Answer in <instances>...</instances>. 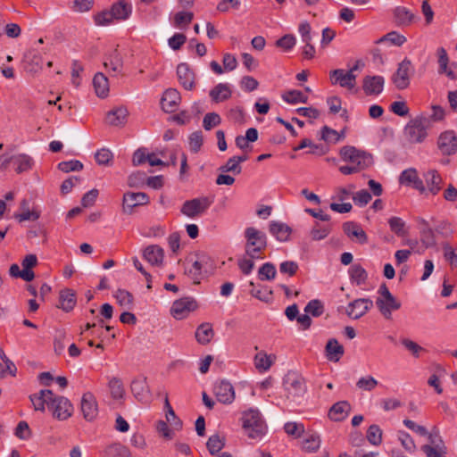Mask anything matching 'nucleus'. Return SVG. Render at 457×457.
<instances>
[{"label": "nucleus", "instance_id": "1", "mask_svg": "<svg viewBox=\"0 0 457 457\" xmlns=\"http://www.w3.org/2000/svg\"><path fill=\"white\" fill-rule=\"evenodd\" d=\"M242 428L249 438H261L266 432V425L258 409L250 408L242 412Z\"/></svg>", "mask_w": 457, "mask_h": 457}, {"label": "nucleus", "instance_id": "2", "mask_svg": "<svg viewBox=\"0 0 457 457\" xmlns=\"http://www.w3.org/2000/svg\"><path fill=\"white\" fill-rule=\"evenodd\" d=\"M244 236L245 238V251L246 256L263 259L262 254L268 245L265 233L253 227H248L245 229Z\"/></svg>", "mask_w": 457, "mask_h": 457}, {"label": "nucleus", "instance_id": "3", "mask_svg": "<svg viewBox=\"0 0 457 457\" xmlns=\"http://www.w3.org/2000/svg\"><path fill=\"white\" fill-rule=\"evenodd\" d=\"M428 127L429 120L425 116H415L404 128V138L411 144L421 143L428 136Z\"/></svg>", "mask_w": 457, "mask_h": 457}, {"label": "nucleus", "instance_id": "4", "mask_svg": "<svg viewBox=\"0 0 457 457\" xmlns=\"http://www.w3.org/2000/svg\"><path fill=\"white\" fill-rule=\"evenodd\" d=\"M378 293L379 295L376 299V305L386 320H391L392 312L401 308V302L391 294L385 283L380 285Z\"/></svg>", "mask_w": 457, "mask_h": 457}, {"label": "nucleus", "instance_id": "5", "mask_svg": "<svg viewBox=\"0 0 457 457\" xmlns=\"http://www.w3.org/2000/svg\"><path fill=\"white\" fill-rule=\"evenodd\" d=\"M12 164L17 174L27 172L33 168L34 160L27 154H16L12 155L3 154L0 156V169L6 170Z\"/></svg>", "mask_w": 457, "mask_h": 457}, {"label": "nucleus", "instance_id": "6", "mask_svg": "<svg viewBox=\"0 0 457 457\" xmlns=\"http://www.w3.org/2000/svg\"><path fill=\"white\" fill-rule=\"evenodd\" d=\"M361 61H357L356 63L349 70L345 71L343 69H337L330 71L329 78L333 85L339 84L342 87L352 90L356 86V75L354 71L359 69Z\"/></svg>", "mask_w": 457, "mask_h": 457}, {"label": "nucleus", "instance_id": "7", "mask_svg": "<svg viewBox=\"0 0 457 457\" xmlns=\"http://www.w3.org/2000/svg\"><path fill=\"white\" fill-rule=\"evenodd\" d=\"M340 154L344 161L353 164L356 168L358 162H360V171L371 165L373 161L370 154L360 151L353 146H344L340 150Z\"/></svg>", "mask_w": 457, "mask_h": 457}, {"label": "nucleus", "instance_id": "8", "mask_svg": "<svg viewBox=\"0 0 457 457\" xmlns=\"http://www.w3.org/2000/svg\"><path fill=\"white\" fill-rule=\"evenodd\" d=\"M287 398L303 396L306 392L305 379L298 373L288 372L283 382Z\"/></svg>", "mask_w": 457, "mask_h": 457}, {"label": "nucleus", "instance_id": "9", "mask_svg": "<svg viewBox=\"0 0 457 457\" xmlns=\"http://www.w3.org/2000/svg\"><path fill=\"white\" fill-rule=\"evenodd\" d=\"M211 258L200 253L196 255V259L192 258L187 260V266L185 268V274L193 280L195 284H199L202 279L203 270L210 263Z\"/></svg>", "mask_w": 457, "mask_h": 457}, {"label": "nucleus", "instance_id": "10", "mask_svg": "<svg viewBox=\"0 0 457 457\" xmlns=\"http://www.w3.org/2000/svg\"><path fill=\"white\" fill-rule=\"evenodd\" d=\"M213 199L208 196H202L186 201L181 206V212L189 217L195 218L203 214L212 204Z\"/></svg>", "mask_w": 457, "mask_h": 457}, {"label": "nucleus", "instance_id": "11", "mask_svg": "<svg viewBox=\"0 0 457 457\" xmlns=\"http://www.w3.org/2000/svg\"><path fill=\"white\" fill-rule=\"evenodd\" d=\"M48 409L52 411L53 416L59 420H65L73 413L71 403L66 397L54 394Z\"/></svg>", "mask_w": 457, "mask_h": 457}, {"label": "nucleus", "instance_id": "12", "mask_svg": "<svg viewBox=\"0 0 457 457\" xmlns=\"http://www.w3.org/2000/svg\"><path fill=\"white\" fill-rule=\"evenodd\" d=\"M413 72L411 62L405 58L399 63L398 69L393 75L392 80L398 89H404L410 84V77Z\"/></svg>", "mask_w": 457, "mask_h": 457}, {"label": "nucleus", "instance_id": "13", "mask_svg": "<svg viewBox=\"0 0 457 457\" xmlns=\"http://www.w3.org/2000/svg\"><path fill=\"white\" fill-rule=\"evenodd\" d=\"M437 147L443 155H452L457 152V136L453 130L440 134Z\"/></svg>", "mask_w": 457, "mask_h": 457}, {"label": "nucleus", "instance_id": "14", "mask_svg": "<svg viewBox=\"0 0 457 457\" xmlns=\"http://www.w3.org/2000/svg\"><path fill=\"white\" fill-rule=\"evenodd\" d=\"M373 306V302L369 298H360L349 303L346 307V314L354 320L365 315Z\"/></svg>", "mask_w": 457, "mask_h": 457}, {"label": "nucleus", "instance_id": "15", "mask_svg": "<svg viewBox=\"0 0 457 457\" xmlns=\"http://www.w3.org/2000/svg\"><path fill=\"white\" fill-rule=\"evenodd\" d=\"M197 308V303L195 299L190 297H184L176 300L171 307V314L177 320L184 319L188 313Z\"/></svg>", "mask_w": 457, "mask_h": 457}, {"label": "nucleus", "instance_id": "16", "mask_svg": "<svg viewBox=\"0 0 457 457\" xmlns=\"http://www.w3.org/2000/svg\"><path fill=\"white\" fill-rule=\"evenodd\" d=\"M399 183L404 186L411 187L420 194L426 193V187L421 179H420L416 169L410 168L404 170L399 177Z\"/></svg>", "mask_w": 457, "mask_h": 457}, {"label": "nucleus", "instance_id": "17", "mask_svg": "<svg viewBox=\"0 0 457 457\" xmlns=\"http://www.w3.org/2000/svg\"><path fill=\"white\" fill-rule=\"evenodd\" d=\"M149 203V197L143 192H128L123 195L122 208L126 213H131L133 209L139 205H145Z\"/></svg>", "mask_w": 457, "mask_h": 457}, {"label": "nucleus", "instance_id": "18", "mask_svg": "<svg viewBox=\"0 0 457 457\" xmlns=\"http://www.w3.org/2000/svg\"><path fill=\"white\" fill-rule=\"evenodd\" d=\"M438 58V72L446 75L450 79H457V63L449 64V57L444 47H439L436 51Z\"/></svg>", "mask_w": 457, "mask_h": 457}, {"label": "nucleus", "instance_id": "19", "mask_svg": "<svg viewBox=\"0 0 457 457\" xmlns=\"http://www.w3.org/2000/svg\"><path fill=\"white\" fill-rule=\"evenodd\" d=\"M177 76L179 84L187 90H192L195 87V74L190 66L182 62L177 67Z\"/></svg>", "mask_w": 457, "mask_h": 457}, {"label": "nucleus", "instance_id": "20", "mask_svg": "<svg viewBox=\"0 0 457 457\" xmlns=\"http://www.w3.org/2000/svg\"><path fill=\"white\" fill-rule=\"evenodd\" d=\"M181 97L175 88L167 89L161 99L162 109L166 113H172L178 110Z\"/></svg>", "mask_w": 457, "mask_h": 457}, {"label": "nucleus", "instance_id": "21", "mask_svg": "<svg viewBox=\"0 0 457 457\" xmlns=\"http://www.w3.org/2000/svg\"><path fill=\"white\" fill-rule=\"evenodd\" d=\"M213 393L217 400L224 404H230L235 400L233 386L228 381H220L215 384Z\"/></svg>", "mask_w": 457, "mask_h": 457}, {"label": "nucleus", "instance_id": "22", "mask_svg": "<svg viewBox=\"0 0 457 457\" xmlns=\"http://www.w3.org/2000/svg\"><path fill=\"white\" fill-rule=\"evenodd\" d=\"M104 65L107 71L112 76L123 75V58L121 54L117 50H112L106 57Z\"/></svg>", "mask_w": 457, "mask_h": 457}, {"label": "nucleus", "instance_id": "23", "mask_svg": "<svg viewBox=\"0 0 457 457\" xmlns=\"http://www.w3.org/2000/svg\"><path fill=\"white\" fill-rule=\"evenodd\" d=\"M83 417L87 420H93L98 413L97 403L92 393L87 392L83 395L80 403Z\"/></svg>", "mask_w": 457, "mask_h": 457}, {"label": "nucleus", "instance_id": "24", "mask_svg": "<svg viewBox=\"0 0 457 457\" xmlns=\"http://www.w3.org/2000/svg\"><path fill=\"white\" fill-rule=\"evenodd\" d=\"M425 179L426 193L432 195H437L442 189L443 179L436 170H429L423 175Z\"/></svg>", "mask_w": 457, "mask_h": 457}, {"label": "nucleus", "instance_id": "25", "mask_svg": "<svg viewBox=\"0 0 457 457\" xmlns=\"http://www.w3.org/2000/svg\"><path fill=\"white\" fill-rule=\"evenodd\" d=\"M131 392L133 395L140 402H147L150 399V390L146 382V378L137 377L131 382Z\"/></svg>", "mask_w": 457, "mask_h": 457}, {"label": "nucleus", "instance_id": "26", "mask_svg": "<svg viewBox=\"0 0 457 457\" xmlns=\"http://www.w3.org/2000/svg\"><path fill=\"white\" fill-rule=\"evenodd\" d=\"M351 411V405L347 401L334 403L328 411V418L336 422L345 420Z\"/></svg>", "mask_w": 457, "mask_h": 457}, {"label": "nucleus", "instance_id": "27", "mask_svg": "<svg viewBox=\"0 0 457 457\" xmlns=\"http://www.w3.org/2000/svg\"><path fill=\"white\" fill-rule=\"evenodd\" d=\"M110 11L114 21H126L132 13V5L125 0H120L111 6Z\"/></svg>", "mask_w": 457, "mask_h": 457}, {"label": "nucleus", "instance_id": "28", "mask_svg": "<svg viewBox=\"0 0 457 457\" xmlns=\"http://www.w3.org/2000/svg\"><path fill=\"white\" fill-rule=\"evenodd\" d=\"M362 87L366 95H378L384 87V79L381 76H367L363 79Z\"/></svg>", "mask_w": 457, "mask_h": 457}, {"label": "nucleus", "instance_id": "29", "mask_svg": "<svg viewBox=\"0 0 457 457\" xmlns=\"http://www.w3.org/2000/svg\"><path fill=\"white\" fill-rule=\"evenodd\" d=\"M344 232L352 239H355L359 244H366L368 237L366 232L361 228L360 225L348 221L343 225Z\"/></svg>", "mask_w": 457, "mask_h": 457}, {"label": "nucleus", "instance_id": "30", "mask_svg": "<svg viewBox=\"0 0 457 457\" xmlns=\"http://www.w3.org/2000/svg\"><path fill=\"white\" fill-rule=\"evenodd\" d=\"M143 256L151 265L160 266L163 262L164 251L157 245H151L145 248Z\"/></svg>", "mask_w": 457, "mask_h": 457}, {"label": "nucleus", "instance_id": "31", "mask_svg": "<svg viewBox=\"0 0 457 457\" xmlns=\"http://www.w3.org/2000/svg\"><path fill=\"white\" fill-rule=\"evenodd\" d=\"M52 395L53 392L47 389L41 390L37 394L31 395L29 399L32 403L34 410L44 412L46 410V405L49 408Z\"/></svg>", "mask_w": 457, "mask_h": 457}, {"label": "nucleus", "instance_id": "32", "mask_svg": "<svg viewBox=\"0 0 457 457\" xmlns=\"http://www.w3.org/2000/svg\"><path fill=\"white\" fill-rule=\"evenodd\" d=\"M415 20V15L406 7L397 6L394 10V21L398 26H409Z\"/></svg>", "mask_w": 457, "mask_h": 457}, {"label": "nucleus", "instance_id": "33", "mask_svg": "<svg viewBox=\"0 0 457 457\" xmlns=\"http://www.w3.org/2000/svg\"><path fill=\"white\" fill-rule=\"evenodd\" d=\"M93 86L97 96L104 98L108 96L110 91L109 81L103 73L98 72L94 76Z\"/></svg>", "mask_w": 457, "mask_h": 457}, {"label": "nucleus", "instance_id": "34", "mask_svg": "<svg viewBox=\"0 0 457 457\" xmlns=\"http://www.w3.org/2000/svg\"><path fill=\"white\" fill-rule=\"evenodd\" d=\"M269 230L271 235L281 242L287 241L291 233V228L287 224L279 221H271Z\"/></svg>", "mask_w": 457, "mask_h": 457}, {"label": "nucleus", "instance_id": "35", "mask_svg": "<svg viewBox=\"0 0 457 457\" xmlns=\"http://www.w3.org/2000/svg\"><path fill=\"white\" fill-rule=\"evenodd\" d=\"M345 351L343 345L335 338L329 339L326 345L327 358L331 361H338L343 356Z\"/></svg>", "mask_w": 457, "mask_h": 457}, {"label": "nucleus", "instance_id": "36", "mask_svg": "<svg viewBox=\"0 0 457 457\" xmlns=\"http://www.w3.org/2000/svg\"><path fill=\"white\" fill-rule=\"evenodd\" d=\"M230 96V87L226 83H220L210 91V97L216 103L225 101L228 99Z\"/></svg>", "mask_w": 457, "mask_h": 457}, {"label": "nucleus", "instance_id": "37", "mask_svg": "<svg viewBox=\"0 0 457 457\" xmlns=\"http://www.w3.org/2000/svg\"><path fill=\"white\" fill-rule=\"evenodd\" d=\"M214 336L213 329L209 323L201 324L195 331V338L201 345H207Z\"/></svg>", "mask_w": 457, "mask_h": 457}, {"label": "nucleus", "instance_id": "38", "mask_svg": "<svg viewBox=\"0 0 457 457\" xmlns=\"http://www.w3.org/2000/svg\"><path fill=\"white\" fill-rule=\"evenodd\" d=\"M76 304L75 293L71 289H64L60 292V305L65 312L71 311Z\"/></svg>", "mask_w": 457, "mask_h": 457}, {"label": "nucleus", "instance_id": "39", "mask_svg": "<svg viewBox=\"0 0 457 457\" xmlns=\"http://www.w3.org/2000/svg\"><path fill=\"white\" fill-rule=\"evenodd\" d=\"M194 13L191 12H179L173 17V26L182 29L187 28L193 21Z\"/></svg>", "mask_w": 457, "mask_h": 457}, {"label": "nucleus", "instance_id": "40", "mask_svg": "<svg viewBox=\"0 0 457 457\" xmlns=\"http://www.w3.org/2000/svg\"><path fill=\"white\" fill-rule=\"evenodd\" d=\"M255 368L260 371H267L272 365L271 356L264 352L258 353L253 359Z\"/></svg>", "mask_w": 457, "mask_h": 457}, {"label": "nucleus", "instance_id": "41", "mask_svg": "<svg viewBox=\"0 0 457 457\" xmlns=\"http://www.w3.org/2000/svg\"><path fill=\"white\" fill-rule=\"evenodd\" d=\"M95 159L98 165L112 166L113 162V154L108 148H101L96 152Z\"/></svg>", "mask_w": 457, "mask_h": 457}, {"label": "nucleus", "instance_id": "42", "mask_svg": "<svg viewBox=\"0 0 457 457\" xmlns=\"http://www.w3.org/2000/svg\"><path fill=\"white\" fill-rule=\"evenodd\" d=\"M349 273L351 279L358 286L364 284L368 278L366 270L360 264H353Z\"/></svg>", "mask_w": 457, "mask_h": 457}, {"label": "nucleus", "instance_id": "43", "mask_svg": "<svg viewBox=\"0 0 457 457\" xmlns=\"http://www.w3.org/2000/svg\"><path fill=\"white\" fill-rule=\"evenodd\" d=\"M225 445L224 437L220 436L219 435H212L209 437L206 447L211 454H215L219 453Z\"/></svg>", "mask_w": 457, "mask_h": 457}, {"label": "nucleus", "instance_id": "44", "mask_svg": "<svg viewBox=\"0 0 457 457\" xmlns=\"http://www.w3.org/2000/svg\"><path fill=\"white\" fill-rule=\"evenodd\" d=\"M282 98L288 104H296L299 103H304L307 96L299 90H288L282 94Z\"/></svg>", "mask_w": 457, "mask_h": 457}, {"label": "nucleus", "instance_id": "45", "mask_svg": "<svg viewBox=\"0 0 457 457\" xmlns=\"http://www.w3.org/2000/svg\"><path fill=\"white\" fill-rule=\"evenodd\" d=\"M114 297L121 307L130 309L133 304V295L125 289H118Z\"/></svg>", "mask_w": 457, "mask_h": 457}, {"label": "nucleus", "instance_id": "46", "mask_svg": "<svg viewBox=\"0 0 457 457\" xmlns=\"http://www.w3.org/2000/svg\"><path fill=\"white\" fill-rule=\"evenodd\" d=\"M388 225L392 232L398 237H403L407 234L405 222L399 217H391L388 220Z\"/></svg>", "mask_w": 457, "mask_h": 457}, {"label": "nucleus", "instance_id": "47", "mask_svg": "<svg viewBox=\"0 0 457 457\" xmlns=\"http://www.w3.org/2000/svg\"><path fill=\"white\" fill-rule=\"evenodd\" d=\"M321 440L316 433L310 435L303 441V449L306 452H316L320 446Z\"/></svg>", "mask_w": 457, "mask_h": 457}, {"label": "nucleus", "instance_id": "48", "mask_svg": "<svg viewBox=\"0 0 457 457\" xmlns=\"http://www.w3.org/2000/svg\"><path fill=\"white\" fill-rule=\"evenodd\" d=\"M107 453L114 457H132L129 449L120 443L111 445L107 448Z\"/></svg>", "mask_w": 457, "mask_h": 457}, {"label": "nucleus", "instance_id": "49", "mask_svg": "<svg viewBox=\"0 0 457 457\" xmlns=\"http://www.w3.org/2000/svg\"><path fill=\"white\" fill-rule=\"evenodd\" d=\"M108 386L111 392L112 396L114 399H120L124 395V388L122 382L118 378H112L109 380Z\"/></svg>", "mask_w": 457, "mask_h": 457}, {"label": "nucleus", "instance_id": "50", "mask_svg": "<svg viewBox=\"0 0 457 457\" xmlns=\"http://www.w3.org/2000/svg\"><path fill=\"white\" fill-rule=\"evenodd\" d=\"M366 436L372 445L377 446L382 443V430L378 425L370 426Z\"/></svg>", "mask_w": 457, "mask_h": 457}, {"label": "nucleus", "instance_id": "51", "mask_svg": "<svg viewBox=\"0 0 457 457\" xmlns=\"http://www.w3.org/2000/svg\"><path fill=\"white\" fill-rule=\"evenodd\" d=\"M219 170L222 173L231 172L234 175H238L242 171V167L238 164L237 161L233 156L229 158L224 165H221L219 168Z\"/></svg>", "mask_w": 457, "mask_h": 457}, {"label": "nucleus", "instance_id": "52", "mask_svg": "<svg viewBox=\"0 0 457 457\" xmlns=\"http://www.w3.org/2000/svg\"><path fill=\"white\" fill-rule=\"evenodd\" d=\"M259 278L261 280H271L276 277V268L270 262L264 263L259 269Z\"/></svg>", "mask_w": 457, "mask_h": 457}, {"label": "nucleus", "instance_id": "53", "mask_svg": "<svg viewBox=\"0 0 457 457\" xmlns=\"http://www.w3.org/2000/svg\"><path fill=\"white\" fill-rule=\"evenodd\" d=\"M94 21L97 26H108L114 19L110 10H104L94 15Z\"/></svg>", "mask_w": 457, "mask_h": 457}, {"label": "nucleus", "instance_id": "54", "mask_svg": "<svg viewBox=\"0 0 457 457\" xmlns=\"http://www.w3.org/2000/svg\"><path fill=\"white\" fill-rule=\"evenodd\" d=\"M330 232V225H320L316 223L311 231L313 240H321L325 238Z\"/></svg>", "mask_w": 457, "mask_h": 457}, {"label": "nucleus", "instance_id": "55", "mask_svg": "<svg viewBox=\"0 0 457 457\" xmlns=\"http://www.w3.org/2000/svg\"><path fill=\"white\" fill-rule=\"evenodd\" d=\"M83 163L78 160L62 162L58 164V169L62 172L79 171L83 169Z\"/></svg>", "mask_w": 457, "mask_h": 457}, {"label": "nucleus", "instance_id": "56", "mask_svg": "<svg viewBox=\"0 0 457 457\" xmlns=\"http://www.w3.org/2000/svg\"><path fill=\"white\" fill-rule=\"evenodd\" d=\"M378 382L375 378L372 376H367L359 378L356 382V386L361 390L371 391L378 386Z\"/></svg>", "mask_w": 457, "mask_h": 457}, {"label": "nucleus", "instance_id": "57", "mask_svg": "<svg viewBox=\"0 0 457 457\" xmlns=\"http://www.w3.org/2000/svg\"><path fill=\"white\" fill-rule=\"evenodd\" d=\"M145 179V172L136 171L128 177V185L130 187L139 188L144 186Z\"/></svg>", "mask_w": 457, "mask_h": 457}, {"label": "nucleus", "instance_id": "58", "mask_svg": "<svg viewBox=\"0 0 457 457\" xmlns=\"http://www.w3.org/2000/svg\"><path fill=\"white\" fill-rule=\"evenodd\" d=\"M398 439L403 447L409 453H413L416 450V445L412 437L404 431H399Z\"/></svg>", "mask_w": 457, "mask_h": 457}, {"label": "nucleus", "instance_id": "59", "mask_svg": "<svg viewBox=\"0 0 457 457\" xmlns=\"http://www.w3.org/2000/svg\"><path fill=\"white\" fill-rule=\"evenodd\" d=\"M306 313H311L314 317L320 316L324 312V306L320 300H312L304 308Z\"/></svg>", "mask_w": 457, "mask_h": 457}, {"label": "nucleus", "instance_id": "60", "mask_svg": "<svg viewBox=\"0 0 457 457\" xmlns=\"http://www.w3.org/2000/svg\"><path fill=\"white\" fill-rule=\"evenodd\" d=\"M285 432L295 437H300L304 432V427L302 423L287 422L284 426Z\"/></svg>", "mask_w": 457, "mask_h": 457}, {"label": "nucleus", "instance_id": "61", "mask_svg": "<svg viewBox=\"0 0 457 457\" xmlns=\"http://www.w3.org/2000/svg\"><path fill=\"white\" fill-rule=\"evenodd\" d=\"M187 42V37L183 33H175L168 40L169 46L174 50H179L184 44Z\"/></svg>", "mask_w": 457, "mask_h": 457}, {"label": "nucleus", "instance_id": "62", "mask_svg": "<svg viewBox=\"0 0 457 457\" xmlns=\"http://www.w3.org/2000/svg\"><path fill=\"white\" fill-rule=\"evenodd\" d=\"M354 204L360 207H363L371 200V195L366 190H360L353 195Z\"/></svg>", "mask_w": 457, "mask_h": 457}, {"label": "nucleus", "instance_id": "63", "mask_svg": "<svg viewBox=\"0 0 457 457\" xmlns=\"http://www.w3.org/2000/svg\"><path fill=\"white\" fill-rule=\"evenodd\" d=\"M15 436L22 440H27L31 436L29 424L26 421H20L15 428Z\"/></svg>", "mask_w": 457, "mask_h": 457}, {"label": "nucleus", "instance_id": "64", "mask_svg": "<svg viewBox=\"0 0 457 457\" xmlns=\"http://www.w3.org/2000/svg\"><path fill=\"white\" fill-rule=\"evenodd\" d=\"M423 453L427 455V457H445L446 447H443L442 449L432 447L428 445H424L421 447Z\"/></svg>", "mask_w": 457, "mask_h": 457}]
</instances>
